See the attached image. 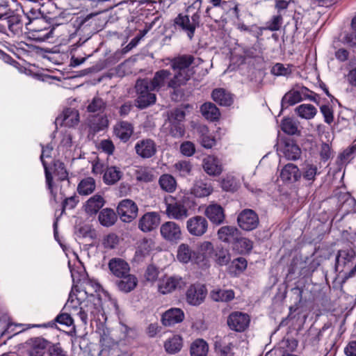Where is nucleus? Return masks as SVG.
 Returning a JSON list of instances; mask_svg holds the SVG:
<instances>
[{"label":"nucleus","mask_w":356,"mask_h":356,"mask_svg":"<svg viewBox=\"0 0 356 356\" xmlns=\"http://www.w3.org/2000/svg\"><path fill=\"white\" fill-rule=\"evenodd\" d=\"M100 289V285L91 281L83 283V289L78 291L75 299L71 296L65 308L71 314L79 317L84 325H87L89 320L99 318L102 312V300L94 295Z\"/></svg>","instance_id":"obj_1"},{"label":"nucleus","mask_w":356,"mask_h":356,"mask_svg":"<svg viewBox=\"0 0 356 356\" xmlns=\"http://www.w3.org/2000/svg\"><path fill=\"white\" fill-rule=\"evenodd\" d=\"M179 75L172 76L168 70H160L155 72L152 79H142L136 81L135 89H177L186 84V79H179Z\"/></svg>","instance_id":"obj_2"},{"label":"nucleus","mask_w":356,"mask_h":356,"mask_svg":"<svg viewBox=\"0 0 356 356\" xmlns=\"http://www.w3.org/2000/svg\"><path fill=\"white\" fill-rule=\"evenodd\" d=\"M202 61V59L199 58H197L196 61L193 56L184 55L172 59L170 65L171 67L176 71L175 75H179V79H186V83L191 76V72L188 70L189 66L192 64L198 65Z\"/></svg>","instance_id":"obj_3"},{"label":"nucleus","mask_w":356,"mask_h":356,"mask_svg":"<svg viewBox=\"0 0 356 356\" xmlns=\"http://www.w3.org/2000/svg\"><path fill=\"white\" fill-rule=\"evenodd\" d=\"M200 15L194 13L190 18L187 15L179 14L174 19L176 26L184 31L190 40H191L197 27L200 24Z\"/></svg>","instance_id":"obj_4"},{"label":"nucleus","mask_w":356,"mask_h":356,"mask_svg":"<svg viewBox=\"0 0 356 356\" xmlns=\"http://www.w3.org/2000/svg\"><path fill=\"white\" fill-rule=\"evenodd\" d=\"M160 234L165 241L171 243H177L182 236L180 225L173 221L163 223L160 227Z\"/></svg>","instance_id":"obj_5"},{"label":"nucleus","mask_w":356,"mask_h":356,"mask_svg":"<svg viewBox=\"0 0 356 356\" xmlns=\"http://www.w3.org/2000/svg\"><path fill=\"white\" fill-rule=\"evenodd\" d=\"M117 211L123 222H129L136 218L138 209L134 201L125 199L119 203Z\"/></svg>","instance_id":"obj_6"},{"label":"nucleus","mask_w":356,"mask_h":356,"mask_svg":"<svg viewBox=\"0 0 356 356\" xmlns=\"http://www.w3.org/2000/svg\"><path fill=\"white\" fill-rule=\"evenodd\" d=\"M238 226L243 230L252 231L256 229L259 220L257 214L252 209H244L238 216Z\"/></svg>","instance_id":"obj_7"},{"label":"nucleus","mask_w":356,"mask_h":356,"mask_svg":"<svg viewBox=\"0 0 356 356\" xmlns=\"http://www.w3.org/2000/svg\"><path fill=\"white\" fill-rule=\"evenodd\" d=\"M184 281L179 276H164L158 282V290L162 294L172 293L184 286Z\"/></svg>","instance_id":"obj_8"},{"label":"nucleus","mask_w":356,"mask_h":356,"mask_svg":"<svg viewBox=\"0 0 356 356\" xmlns=\"http://www.w3.org/2000/svg\"><path fill=\"white\" fill-rule=\"evenodd\" d=\"M208 222L202 216H195L190 218L186 222V229L188 233L195 236L204 235L208 229Z\"/></svg>","instance_id":"obj_9"},{"label":"nucleus","mask_w":356,"mask_h":356,"mask_svg":"<svg viewBox=\"0 0 356 356\" xmlns=\"http://www.w3.org/2000/svg\"><path fill=\"white\" fill-rule=\"evenodd\" d=\"M250 321V317L247 314L234 312L228 316L227 325L232 330L243 332L249 326Z\"/></svg>","instance_id":"obj_10"},{"label":"nucleus","mask_w":356,"mask_h":356,"mask_svg":"<svg viewBox=\"0 0 356 356\" xmlns=\"http://www.w3.org/2000/svg\"><path fill=\"white\" fill-rule=\"evenodd\" d=\"M207 293V291L204 285L193 284L186 291V301L191 305H199L204 301Z\"/></svg>","instance_id":"obj_11"},{"label":"nucleus","mask_w":356,"mask_h":356,"mask_svg":"<svg viewBox=\"0 0 356 356\" xmlns=\"http://www.w3.org/2000/svg\"><path fill=\"white\" fill-rule=\"evenodd\" d=\"M79 122V113L74 108H66L55 120L56 125L73 127Z\"/></svg>","instance_id":"obj_12"},{"label":"nucleus","mask_w":356,"mask_h":356,"mask_svg":"<svg viewBox=\"0 0 356 356\" xmlns=\"http://www.w3.org/2000/svg\"><path fill=\"white\" fill-rule=\"evenodd\" d=\"M26 24V29L29 31L30 38L37 42H51V39L54 38L55 29L54 27L48 26L42 29L37 27L31 28Z\"/></svg>","instance_id":"obj_13"},{"label":"nucleus","mask_w":356,"mask_h":356,"mask_svg":"<svg viewBox=\"0 0 356 356\" xmlns=\"http://www.w3.org/2000/svg\"><path fill=\"white\" fill-rule=\"evenodd\" d=\"M177 258L179 262L183 264H188L189 262L197 264L202 261L201 257L198 256L197 252L186 243H181L179 245Z\"/></svg>","instance_id":"obj_14"},{"label":"nucleus","mask_w":356,"mask_h":356,"mask_svg":"<svg viewBox=\"0 0 356 356\" xmlns=\"http://www.w3.org/2000/svg\"><path fill=\"white\" fill-rule=\"evenodd\" d=\"M160 223V216L156 212H147L139 220L138 228L143 232L154 230Z\"/></svg>","instance_id":"obj_15"},{"label":"nucleus","mask_w":356,"mask_h":356,"mask_svg":"<svg viewBox=\"0 0 356 356\" xmlns=\"http://www.w3.org/2000/svg\"><path fill=\"white\" fill-rule=\"evenodd\" d=\"M135 150L140 157L149 159L156 154V147L154 141L152 139H143L136 143Z\"/></svg>","instance_id":"obj_16"},{"label":"nucleus","mask_w":356,"mask_h":356,"mask_svg":"<svg viewBox=\"0 0 356 356\" xmlns=\"http://www.w3.org/2000/svg\"><path fill=\"white\" fill-rule=\"evenodd\" d=\"M165 213L170 218L177 220H183L188 216L187 208L180 202L167 204Z\"/></svg>","instance_id":"obj_17"},{"label":"nucleus","mask_w":356,"mask_h":356,"mask_svg":"<svg viewBox=\"0 0 356 356\" xmlns=\"http://www.w3.org/2000/svg\"><path fill=\"white\" fill-rule=\"evenodd\" d=\"M108 268L115 277H120L130 271L129 264L121 258H113L108 262Z\"/></svg>","instance_id":"obj_18"},{"label":"nucleus","mask_w":356,"mask_h":356,"mask_svg":"<svg viewBox=\"0 0 356 356\" xmlns=\"http://www.w3.org/2000/svg\"><path fill=\"white\" fill-rule=\"evenodd\" d=\"M184 318V313L179 308H170L162 315V323L165 326H171L181 323Z\"/></svg>","instance_id":"obj_19"},{"label":"nucleus","mask_w":356,"mask_h":356,"mask_svg":"<svg viewBox=\"0 0 356 356\" xmlns=\"http://www.w3.org/2000/svg\"><path fill=\"white\" fill-rule=\"evenodd\" d=\"M301 177V172L297 165L293 163L285 165L280 172V178L283 181L294 183Z\"/></svg>","instance_id":"obj_20"},{"label":"nucleus","mask_w":356,"mask_h":356,"mask_svg":"<svg viewBox=\"0 0 356 356\" xmlns=\"http://www.w3.org/2000/svg\"><path fill=\"white\" fill-rule=\"evenodd\" d=\"M206 216L209 220L216 225H220L225 220L224 209L218 204H209L205 209Z\"/></svg>","instance_id":"obj_21"},{"label":"nucleus","mask_w":356,"mask_h":356,"mask_svg":"<svg viewBox=\"0 0 356 356\" xmlns=\"http://www.w3.org/2000/svg\"><path fill=\"white\" fill-rule=\"evenodd\" d=\"M105 200L99 194L90 197L84 204L85 212L90 216L95 215L105 204Z\"/></svg>","instance_id":"obj_22"},{"label":"nucleus","mask_w":356,"mask_h":356,"mask_svg":"<svg viewBox=\"0 0 356 356\" xmlns=\"http://www.w3.org/2000/svg\"><path fill=\"white\" fill-rule=\"evenodd\" d=\"M204 170L211 176H218L222 171V165L218 158L213 156H208L202 161Z\"/></svg>","instance_id":"obj_23"},{"label":"nucleus","mask_w":356,"mask_h":356,"mask_svg":"<svg viewBox=\"0 0 356 356\" xmlns=\"http://www.w3.org/2000/svg\"><path fill=\"white\" fill-rule=\"evenodd\" d=\"M134 132L132 124L128 122L121 121L114 127V134L121 140L127 142Z\"/></svg>","instance_id":"obj_24"},{"label":"nucleus","mask_w":356,"mask_h":356,"mask_svg":"<svg viewBox=\"0 0 356 356\" xmlns=\"http://www.w3.org/2000/svg\"><path fill=\"white\" fill-rule=\"evenodd\" d=\"M306 99L315 101V98L312 95H302L300 90H289L283 97L282 104L283 106L285 104L293 105Z\"/></svg>","instance_id":"obj_25"},{"label":"nucleus","mask_w":356,"mask_h":356,"mask_svg":"<svg viewBox=\"0 0 356 356\" xmlns=\"http://www.w3.org/2000/svg\"><path fill=\"white\" fill-rule=\"evenodd\" d=\"M121 280L118 282L117 285L119 290L128 293L134 290L138 284L137 277L128 273L120 277Z\"/></svg>","instance_id":"obj_26"},{"label":"nucleus","mask_w":356,"mask_h":356,"mask_svg":"<svg viewBox=\"0 0 356 356\" xmlns=\"http://www.w3.org/2000/svg\"><path fill=\"white\" fill-rule=\"evenodd\" d=\"M198 134L200 141L205 148H211L215 145V139L211 136L206 125L200 124L195 128Z\"/></svg>","instance_id":"obj_27"},{"label":"nucleus","mask_w":356,"mask_h":356,"mask_svg":"<svg viewBox=\"0 0 356 356\" xmlns=\"http://www.w3.org/2000/svg\"><path fill=\"white\" fill-rule=\"evenodd\" d=\"M200 112L203 117L211 122L218 120L220 116L219 109L211 102H206L200 107Z\"/></svg>","instance_id":"obj_28"},{"label":"nucleus","mask_w":356,"mask_h":356,"mask_svg":"<svg viewBox=\"0 0 356 356\" xmlns=\"http://www.w3.org/2000/svg\"><path fill=\"white\" fill-rule=\"evenodd\" d=\"M134 175L136 181L139 182H151L155 179L153 170L145 166H136Z\"/></svg>","instance_id":"obj_29"},{"label":"nucleus","mask_w":356,"mask_h":356,"mask_svg":"<svg viewBox=\"0 0 356 356\" xmlns=\"http://www.w3.org/2000/svg\"><path fill=\"white\" fill-rule=\"evenodd\" d=\"M213 189L211 184L202 180L196 181L191 188V193L197 197L209 196L212 193Z\"/></svg>","instance_id":"obj_30"},{"label":"nucleus","mask_w":356,"mask_h":356,"mask_svg":"<svg viewBox=\"0 0 356 356\" xmlns=\"http://www.w3.org/2000/svg\"><path fill=\"white\" fill-rule=\"evenodd\" d=\"M53 151V147L50 145H47L45 147H42V154L40 156V160L42 163V165L44 168L45 177H46V182L48 186V188L52 193V177L51 173L49 171L47 163L45 161V158H50L51 156V152Z\"/></svg>","instance_id":"obj_31"},{"label":"nucleus","mask_w":356,"mask_h":356,"mask_svg":"<svg viewBox=\"0 0 356 356\" xmlns=\"http://www.w3.org/2000/svg\"><path fill=\"white\" fill-rule=\"evenodd\" d=\"M238 230L234 226H223L218 231V236L222 241L231 243L237 239Z\"/></svg>","instance_id":"obj_32"},{"label":"nucleus","mask_w":356,"mask_h":356,"mask_svg":"<svg viewBox=\"0 0 356 356\" xmlns=\"http://www.w3.org/2000/svg\"><path fill=\"white\" fill-rule=\"evenodd\" d=\"M122 172L115 166H108L106 168L103 180L106 184L113 185L117 183L122 177Z\"/></svg>","instance_id":"obj_33"},{"label":"nucleus","mask_w":356,"mask_h":356,"mask_svg":"<svg viewBox=\"0 0 356 356\" xmlns=\"http://www.w3.org/2000/svg\"><path fill=\"white\" fill-rule=\"evenodd\" d=\"M156 102V95L150 90H140L136 99V106L139 108H145Z\"/></svg>","instance_id":"obj_34"},{"label":"nucleus","mask_w":356,"mask_h":356,"mask_svg":"<svg viewBox=\"0 0 356 356\" xmlns=\"http://www.w3.org/2000/svg\"><path fill=\"white\" fill-rule=\"evenodd\" d=\"M23 22L18 15L7 16V29L12 35H19L22 33Z\"/></svg>","instance_id":"obj_35"},{"label":"nucleus","mask_w":356,"mask_h":356,"mask_svg":"<svg viewBox=\"0 0 356 356\" xmlns=\"http://www.w3.org/2000/svg\"><path fill=\"white\" fill-rule=\"evenodd\" d=\"M211 97L221 106H229L234 102V96L229 90H213Z\"/></svg>","instance_id":"obj_36"},{"label":"nucleus","mask_w":356,"mask_h":356,"mask_svg":"<svg viewBox=\"0 0 356 356\" xmlns=\"http://www.w3.org/2000/svg\"><path fill=\"white\" fill-rule=\"evenodd\" d=\"M356 253L353 249L339 250L336 258L337 267H346L348 266L355 258Z\"/></svg>","instance_id":"obj_37"},{"label":"nucleus","mask_w":356,"mask_h":356,"mask_svg":"<svg viewBox=\"0 0 356 356\" xmlns=\"http://www.w3.org/2000/svg\"><path fill=\"white\" fill-rule=\"evenodd\" d=\"M159 184L163 191L169 193L175 192L177 185L175 178L170 174L162 175L159 179Z\"/></svg>","instance_id":"obj_38"},{"label":"nucleus","mask_w":356,"mask_h":356,"mask_svg":"<svg viewBox=\"0 0 356 356\" xmlns=\"http://www.w3.org/2000/svg\"><path fill=\"white\" fill-rule=\"evenodd\" d=\"M209 350L207 343L202 339L195 340L191 345L190 353L191 356H206Z\"/></svg>","instance_id":"obj_39"},{"label":"nucleus","mask_w":356,"mask_h":356,"mask_svg":"<svg viewBox=\"0 0 356 356\" xmlns=\"http://www.w3.org/2000/svg\"><path fill=\"white\" fill-rule=\"evenodd\" d=\"M295 111L300 118L305 120L314 118L317 113L316 108L310 104H301L297 106Z\"/></svg>","instance_id":"obj_40"},{"label":"nucleus","mask_w":356,"mask_h":356,"mask_svg":"<svg viewBox=\"0 0 356 356\" xmlns=\"http://www.w3.org/2000/svg\"><path fill=\"white\" fill-rule=\"evenodd\" d=\"M282 152L288 160L296 161L300 158L301 149L296 144L291 142L285 143Z\"/></svg>","instance_id":"obj_41"},{"label":"nucleus","mask_w":356,"mask_h":356,"mask_svg":"<svg viewBox=\"0 0 356 356\" xmlns=\"http://www.w3.org/2000/svg\"><path fill=\"white\" fill-rule=\"evenodd\" d=\"M96 188L95 180L92 177H86L81 180L77 186V191L81 195L91 194Z\"/></svg>","instance_id":"obj_42"},{"label":"nucleus","mask_w":356,"mask_h":356,"mask_svg":"<svg viewBox=\"0 0 356 356\" xmlns=\"http://www.w3.org/2000/svg\"><path fill=\"white\" fill-rule=\"evenodd\" d=\"M117 216L111 209H104L99 214V220L101 225L105 227H110L115 224Z\"/></svg>","instance_id":"obj_43"},{"label":"nucleus","mask_w":356,"mask_h":356,"mask_svg":"<svg viewBox=\"0 0 356 356\" xmlns=\"http://www.w3.org/2000/svg\"><path fill=\"white\" fill-rule=\"evenodd\" d=\"M319 174L318 168L312 163H305L301 172L303 179L312 184L316 179V175Z\"/></svg>","instance_id":"obj_44"},{"label":"nucleus","mask_w":356,"mask_h":356,"mask_svg":"<svg viewBox=\"0 0 356 356\" xmlns=\"http://www.w3.org/2000/svg\"><path fill=\"white\" fill-rule=\"evenodd\" d=\"M166 129L168 134L175 138H180L185 134L184 125L180 122L168 120V125Z\"/></svg>","instance_id":"obj_45"},{"label":"nucleus","mask_w":356,"mask_h":356,"mask_svg":"<svg viewBox=\"0 0 356 356\" xmlns=\"http://www.w3.org/2000/svg\"><path fill=\"white\" fill-rule=\"evenodd\" d=\"M211 296L213 300L217 302H229L234 298L235 294L234 291L232 289H218L211 291Z\"/></svg>","instance_id":"obj_46"},{"label":"nucleus","mask_w":356,"mask_h":356,"mask_svg":"<svg viewBox=\"0 0 356 356\" xmlns=\"http://www.w3.org/2000/svg\"><path fill=\"white\" fill-rule=\"evenodd\" d=\"M164 346L168 353H176L182 348V338L179 335H174L165 341Z\"/></svg>","instance_id":"obj_47"},{"label":"nucleus","mask_w":356,"mask_h":356,"mask_svg":"<svg viewBox=\"0 0 356 356\" xmlns=\"http://www.w3.org/2000/svg\"><path fill=\"white\" fill-rule=\"evenodd\" d=\"M283 23V15L280 14L275 15L272 17L270 20L266 23V27L260 29L259 32L257 34V37L259 38L262 34L263 29H267L271 31H279Z\"/></svg>","instance_id":"obj_48"},{"label":"nucleus","mask_w":356,"mask_h":356,"mask_svg":"<svg viewBox=\"0 0 356 356\" xmlns=\"http://www.w3.org/2000/svg\"><path fill=\"white\" fill-rule=\"evenodd\" d=\"M292 68L291 65L277 63L271 67L270 73L276 76H288L292 73Z\"/></svg>","instance_id":"obj_49"},{"label":"nucleus","mask_w":356,"mask_h":356,"mask_svg":"<svg viewBox=\"0 0 356 356\" xmlns=\"http://www.w3.org/2000/svg\"><path fill=\"white\" fill-rule=\"evenodd\" d=\"M173 168L180 176L186 177L191 174L193 165L189 161L182 160L175 163Z\"/></svg>","instance_id":"obj_50"},{"label":"nucleus","mask_w":356,"mask_h":356,"mask_svg":"<svg viewBox=\"0 0 356 356\" xmlns=\"http://www.w3.org/2000/svg\"><path fill=\"white\" fill-rule=\"evenodd\" d=\"M213 252V247L211 242L204 241L199 245L198 252L197 254L203 259H207L211 257Z\"/></svg>","instance_id":"obj_51"},{"label":"nucleus","mask_w":356,"mask_h":356,"mask_svg":"<svg viewBox=\"0 0 356 356\" xmlns=\"http://www.w3.org/2000/svg\"><path fill=\"white\" fill-rule=\"evenodd\" d=\"M320 159L322 162H327L334 156V152L330 145L325 143H322L318 148Z\"/></svg>","instance_id":"obj_52"},{"label":"nucleus","mask_w":356,"mask_h":356,"mask_svg":"<svg viewBox=\"0 0 356 356\" xmlns=\"http://www.w3.org/2000/svg\"><path fill=\"white\" fill-rule=\"evenodd\" d=\"M49 342L41 337H37L31 340V348L30 350H35L38 352H45V349L48 346Z\"/></svg>","instance_id":"obj_53"},{"label":"nucleus","mask_w":356,"mask_h":356,"mask_svg":"<svg viewBox=\"0 0 356 356\" xmlns=\"http://www.w3.org/2000/svg\"><path fill=\"white\" fill-rule=\"evenodd\" d=\"M282 130L289 135L295 134L298 131V127L291 118H284L281 124Z\"/></svg>","instance_id":"obj_54"},{"label":"nucleus","mask_w":356,"mask_h":356,"mask_svg":"<svg viewBox=\"0 0 356 356\" xmlns=\"http://www.w3.org/2000/svg\"><path fill=\"white\" fill-rule=\"evenodd\" d=\"M235 242L236 243L237 248L240 249V252L241 253L248 252L252 248V242L247 238H238L237 237Z\"/></svg>","instance_id":"obj_55"},{"label":"nucleus","mask_w":356,"mask_h":356,"mask_svg":"<svg viewBox=\"0 0 356 356\" xmlns=\"http://www.w3.org/2000/svg\"><path fill=\"white\" fill-rule=\"evenodd\" d=\"M54 174L60 180H65L67 178V172L65 168V165L59 161H56L54 162Z\"/></svg>","instance_id":"obj_56"},{"label":"nucleus","mask_w":356,"mask_h":356,"mask_svg":"<svg viewBox=\"0 0 356 356\" xmlns=\"http://www.w3.org/2000/svg\"><path fill=\"white\" fill-rule=\"evenodd\" d=\"M180 152L185 156H191L195 152V145L191 141H185L180 145Z\"/></svg>","instance_id":"obj_57"},{"label":"nucleus","mask_w":356,"mask_h":356,"mask_svg":"<svg viewBox=\"0 0 356 356\" xmlns=\"http://www.w3.org/2000/svg\"><path fill=\"white\" fill-rule=\"evenodd\" d=\"M216 261L220 266L227 265L231 259L227 250H220L216 253Z\"/></svg>","instance_id":"obj_58"},{"label":"nucleus","mask_w":356,"mask_h":356,"mask_svg":"<svg viewBox=\"0 0 356 356\" xmlns=\"http://www.w3.org/2000/svg\"><path fill=\"white\" fill-rule=\"evenodd\" d=\"M186 116V113L181 108H176L171 111L168 113V120L175 121V122H181L184 120Z\"/></svg>","instance_id":"obj_59"},{"label":"nucleus","mask_w":356,"mask_h":356,"mask_svg":"<svg viewBox=\"0 0 356 356\" xmlns=\"http://www.w3.org/2000/svg\"><path fill=\"white\" fill-rule=\"evenodd\" d=\"M154 243L152 239L144 238L140 243L139 250L142 254L145 255L148 254L154 248Z\"/></svg>","instance_id":"obj_60"},{"label":"nucleus","mask_w":356,"mask_h":356,"mask_svg":"<svg viewBox=\"0 0 356 356\" xmlns=\"http://www.w3.org/2000/svg\"><path fill=\"white\" fill-rule=\"evenodd\" d=\"M105 105L104 102L99 97H95L92 102L88 106L89 112H97L102 111Z\"/></svg>","instance_id":"obj_61"},{"label":"nucleus","mask_w":356,"mask_h":356,"mask_svg":"<svg viewBox=\"0 0 356 356\" xmlns=\"http://www.w3.org/2000/svg\"><path fill=\"white\" fill-rule=\"evenodd\" d=\"M355 151V147H348L341 153L338 158L342 163H348L353 159V154Z\"/></svg>","instance_id":"obj_62"},{"label":"nucleus","mask_w":356,"mask_h":356,"mask_svg":"<svg viewBox=\"0 0 356 356\" xmlns=\"http://www.w3.org/2000/svg\"><path fill=\"white\" fill-rule=\"evenodd\" d=\"M231 266L235 269V273H241L247 267V261L243 257L236 258L232 261Z\"/></svg>","instance_id":"obj_63"},{"label":"nucleus","mask_w":356,"mask_h":356,"mask_svg":"<svg viewBox=\"0 0 356 356\" xmlns=\"http://www.w3.org/2000/svg\"><path fill=\"white\" fill-rule=\"evenodd\" d=\"M118 243V237L114 234H108L103 241V245L106 248H114Z\"/></svg>","instance_id":"obj_64"}]
</instances>
